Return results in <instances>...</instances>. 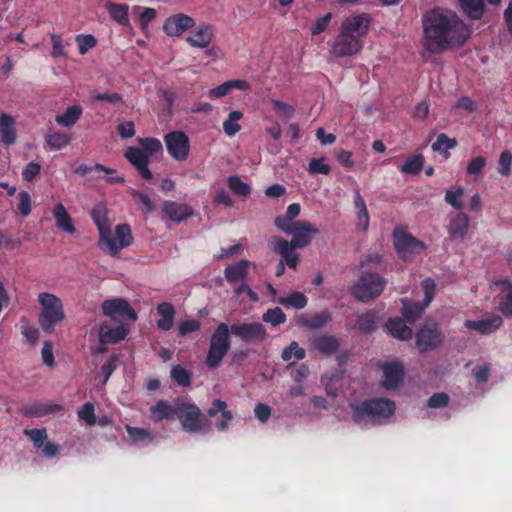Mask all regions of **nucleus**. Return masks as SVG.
I'll use <instances>...</instances> for the list:
<instances>
[{
    "label": "nucleus",
    "instance_id": "nucleus-1",
    "mask_svg": "<svg viewBox=\"0 0 512 512\" xmlns=\"http://www.w3.org/2000/svg\"><path fill=\"white\" fill-rule=\"evenodd\" d=\"M424 34L426 48L438 53L461 47L471 33L456 13L437 9L426 16Z\"/></svg>",
    "mask_w": 512,
    "mask_h": 512
},
{
    "label": "nucleus",
    "instance_id": "nucleus-2",
    "mask_svg": "<svg viewBox=\"0 0 512 512\" xmlns=\"http://www.w3.org/2000/svg\"><path fill=\"white\" fill-rule=\"evenodd\" d=\"M40 306L38 324L45 333H52L65 319L62 300L50 292H40L37 296Z\"/></svg>",
    "mask_w": 512,
    "mask_h": 512
},
{
    "label": "nucleus",
    "instance_id": "nucleus-3",
    "mask_svg": "<svg viewBox=\"0 0 512 512\" xmlns=\"http://www.w3.org/2000/svg\"><path fill=\"white\" fill-rule=\"evenodd\" d=\"M395 412V403L389 399L376 398L363 401L352 406V419L360 425L368 421L381 420L391 417Z\"/></svg>",
    "mask_w": 512,
    "mask_h": 512
},
{
    "label": "nucleus",
    "instance_id": "nucleus-4",
    "mask_svg": "<svg viewBox=\"0 0 512 512\" xmlns=\"http://www.w3.org/2000/svg\"><path fill=\"white\" fill-rule=\"evenodd\" d=\"M231 346L230 329L227 324L221 323L213 332L206 357V364L210 368L217 367Z\"/></svg>",
    "mask_w": 512,
    "mask_h": 512
},
{
    "label": "nucleus",
    "instance_id": "nucleus-5",
    "mask_svg": "<svg viewBox=\"0 0 512 512\" xmlns=\"http://www.w3.org/2000/svg\"><path fill=\"white\" fill-rule=\"evenodd\" d=\"M443 342V333L435 322H425L415 334V344L421 354L440 348Z\"/></svg>",
    "mask_w": 512,
    "mask_h": 512
},
{
    "label": "nucleus",
    "instance_id": "nucleus-6",
    "mask_svg": "<svg viewBox=\"0 0 512 512\" xmlns=\"http://www.w3.org/2000/svg\"><path fill=\"white\" fill-rule=\"evenodd\" d=\"M422 290L424 292V300L422 304L410 303L408 299H402L401 315L408 322L416 321L430 305L435 294V283L431 278L422 281Z\"/></svg>",
    "mask_w": 512,
    "mask_h": 512
},
{
    "label": "nucleus",
    "instance_id": "nucleus-7",
    "mask_svg": "<svg viewBox=\"0 0 512 512\" xmlns=\"http://www.w3.org/2000/svg\"><path fill=\"white\" fill-rule=\"evenodd\" d=\"M393 242L398 256L403 260H410L426 249L424 242L418 240L402 228L394 230Z\"/></svg>",
    "mask_w": 512,
    "mask_h": 512
},
{
    "label": "nucleus",
    "instance_id": "nucleus-8",
    "mask_svg": "<svg viewBox=\"0 0 512 512\" xmlns=\"http://www.w3.org/2000/svg\"><path fill=\"white\" fill-rule=\"evenodd\" d=\"M385 280L376 274L362 275L352 288V294L360 301L366 302L378 297L384 290Z\"/></svg>",
    "mask_w": 512,
    "mask_h": 512
},
{
    "label": "nucleus",
    "instance_id": "nucleus-9",
    "mask_svg": "<svg viewBox=\"0 0 512 512\" xmlns=\"http://www.w3.org/2000/svg\"><path fill=\"white\" fill-rule=\"evenodd\" d=\"M184 430L196 433L202 431L205 424L202 420L201 410L194 404L185 400H177V414Z\"/></svg>",
    "mask_w": 512,
    "mask_h": 512
},
{
    "label": "nucleus",
    "instance_id": "nucleus-10",
    "mask_svg": "<svg viewBox=\"0 0 512 512\" xmlns=\"http://www.w3.org/2000/svg\"><path fill=\"white\" fill-rule=\"evenodd\" d=\"M281 231L292 237L289 244L296 248L308 246L320 230L308 221H297L292 226H282Z\"/></svg>",
    "mask_w": 512,
    "mask_h": 512
},
{
    "label": "nucleus",
    "instance_id": "nucleus-11",
    "mask_svg": "<svg viewBox=\"0 0 512 512\" xmlns=\"http://www.w3.org/2000/svg\"><path fill=\"white\" fill-rule=\"evenodd\" d=\"M168 154L176 161H186L190 154V139L183 131H172L164 136Z\"/></svg>",
    "mask_w": 512,
    "mask_h": 512
},
{
    "label": "nucleus",
    "instance_id": "nucleus-12",
    "mask_svg": "<svg viewBox=\"0 0 512 512\" xmlns=\"http://www.w3.org/2000/svg\"><path fill=\"white\" fill-rule=\"evenodd\" d=\"M102 312L110 319L109 321L121 323L125 320H130L131 322L137 320V315L133 308L122 298L104 301L102 303Z\"/></svg>",
    "mask_w": 512,
    "mask_h": 512
},
{
    "label": "nucleus",
    "instance_id": "nucleus-13",
    "mask_svg": "<svg viewBox=\"0 0 512 512\" xmlns=\"http://www.w3.org/2000/svg\"><path fill=\"white\" fill-rule=\"evenodd\" d=\"M108 238L110 242L114 243L116 249L111 251L107 248V246L103 243V238H99V247L102 251L108 253L109 255L116 257L119 252L132 244L133 236L131 233V229L127 224H121L116 226L114 233L111 230L108 231Z\"/></svg>",
    "mask_w": 512,
    "mask_h": 512
},
{
    "label": "nucleus",
    "instance_id": "nucleus-14",
    "mask_svg": "<svg viewBox=\"0 0 512 512\" xmlns=\"http://www.w3.org/2000/svg\"><path fill=\"white\" fill-rule=\"evenodd\" d=\"M362 48V40L340 32L331 46L330 55L334 58L351 57L358 54Z\"/></svg>",
    "mask_w": 512,
    "mask_h": 512
},
{
    "label": "nucleus",
    "instance_id": "nucleus-15",
    "mask_svg": "<svg viewBox=\"0 0 512 512\" xmlns=\"http://www.w3.org/2000/svg\"><path fill=\"white\" fill-rule=\"evenodd\" d=\"M129 327L124 322L105 321L99 325L98 338L101 344H115L124 340Z\"/></svg>",
    "mask_w": 512,
    "mask_h": 512
},
{
    "label": "nucleus",
    "instance_id": "nucleus-16",
    "mask_svg": "<svg viewBox=\"0 0 512 512\" xmlns=\"http://www.w3.org/2000/svg\"><path fill=\"white\" fill-rule=\"evenodd\" d=\"M369 25L370 17L367 14H352L342 21L340 32L362 40L369 30Z\"/></svg>",
    "mask_w": 512,
    "mask_h": 512
},
{
    "label": "nucleus",
    "instance_id": "nucleus-17",
    "mask_svg": "<svg viewBox=\"0 0 512 512\" xmlns=\"http://www.w3.org/2000/svg\"><path fill=\"white\" fill-rule=\"evenodd\" d=\"M195 20L184 13H177L169 16L164 24L163 30L169 37H179L187 30L195 26Z\"/></svg>",
    "mask_w": 512,
    "mask_h": 512
},
{
    "label": "nucleus",
    "instance_id": "nucleus-18",
    "mask_svg": "<svg viewBox=\"0 0 512 512\" xmlns=\"http://www.w3.org/2000/svg\"><path fill=\"white\" fill-rule=\"evenodd\" d=\"M108 211L105 205L97 204L92 210V219L98 228L100 238H103V243L111 251L116 249L114 243L110 242L108 238V231L111 230V222L108 219Z\"/></svg>",
    "mask_w": 512,
    "mask_h": 512
},
{
    "label": "nucleus",
    "instance_id": "nucleus-19",
    "mask_svg": "<svg viewBox=\"0 0 512 512\" xmlns=\"http://www.w3.org/2000/svg\"><path fill=\"white\" fill-rule=\"evenodd\" d=\"M124 157L137 169L144 179H152L153 175L148 167L150 158L147 153L138 147L130 146L125 150Z\"/></svg>",
    "mask_w": 512,
    "mask_h": 512
},
{
    "label": "nucleus",
    "instance_id": "nucleus-20",
    "mask_svg": "<svg viewBox=\"0 0 512 512\" xmlns=\"http://www.w3.org/2000/svg\"><path fill=\"white\" fill-rule=\"evenodd\" d=\"M503 325V319L498 314H488L478 320H466L465 328L477 331L480 334L488 335L498 330Z\"/></svg>",
    "mask_w": 512,
    "mask_h": 512
},
{
    "label": "nucleus",
    "instance_id": "nucleus-21",
    "mask_svg": "<svg viewBox=\"0 0 512 512\" xmlns=\"http://www.w3.org/2000/svg\"><path fill=\"white\" fill-rule=\"evenodd\" d=\"M230 331L246 342L263 341L266 338V330L260 323L235 324Z\"/></svg>",
    "mask_w": 512,
    "mask_h": 512
},
{
    "label": "nucleus",
    "instance_id": "nucleus-22",
    "mask_svg": "<svg viewBox=\"0 0 512 512\" xmlns=\"http://www.w3.org/2000/svg\"><path fill=\"white\" fill-rule=\"evenodd\" d=\"M269 243L273 250L281 255V260L284 261L285 265L292 269H296L300 261L299 254L293 251L294 249H297L296 247L292 246L289 244V241L281 237H273Z\"/></svg>",
    "mask_w": 512,
    "mask_h": 512
},
{
    "label": "nucleus",
    "instance_id": "nucleus-23",
    "mask_svg": "<svg viewBox=\"0 0 512 512\" xmlns=\"http://www.w3.org/2000/svg\"><path fill=\"white\" fill-rule=\"evenodd\" d=\"M214 37V29L211 25L203 24L189 32L186 42L194 48H207Z\"/></svg>",
    "mask_w": 512,
    "mask_h": 512
},
{
    "label": "nucleus",
    "instance_id": "nucleus-24",
    "mask_svg": "<svg viewBox=\"0 0 512 512\" xmlns=\"http://www.w3.org/2000/svg\"><path fill=\"white\" fill-rule=\"evenodd\" d=\"M382 371V385L386 389H395L403 380L404 367L401 363H385L382 365Z\"/></svg>",
    "mask_w": 512,
    "mask_h": 512
},
{
    "label": "nucleus",
    "instance_id": "nucleus-25",
    "mask_svg": "<svg viewBox=\"0 0 512 512\" xmlns=\"http://www.w3.org/2000/svg\"><path fill=\"white\" fill-rule=\"evenodd\" d=\"M164 214L173 222H182L193 215V209L184 203L166 201L162 208Z\"/></svg>",
    "mask_w": 512,
    "mask_h": 512
},
{
    "label": "nucleus",
    "instance_id": "nucleus-26",
    "mask_svg": "<svg viewBox=\"0 0 512 512\" xmlns=\"http://www.w3.org/2000/svg\"><path fill=\"white\" fill-rule=\"evenodd\" d=\"M470 224L469 216L464 212L453 215L448 225V233L454 239L463 240L468 232Z\"/></svg>",
    "mask_w": 512,
    "mask_h": 512
},
{
    "label": "nucleus",
    "instance_id": "nucleus-27",
    "mask_svg": "<svg viewBox=\"0 0 512 512\" xmlns=\"http://www.w3.org/2000/svg\"><path fill=\"white\" fill-rule=\"evenodd\" d=\"M492 284L501 287L502 297L498 309L505 316L512 317V283L507 279L493 280Z\"/></svg>",
    "mask_w": 512,
    "mask_h": 512
},
{
    "label": "nucleus",
    "instance_id": "nucleus-28",
    "mask_svg": "<svg viewBox=\"0 0 512 512\" xmlns=\"http://www.w3.org/2000/svg\"><path fill=\"white\" fill-rule=\"evenodd\" d=\"M309 345L312 351L322 354H332L338 347V340L331 335H317L309 340Z\"/></svg>",
    "mask_w": 512,
    "mask_h": 512
},
{
    "label": "nucleus",
    "instance_id": "nucleus-29",
    "mask_svg": "<svg viewBox=\"0 0 512 512\" xmlns=\"http://www.w3.org/2000/svg\"><path fill=\"white\" fill-rule=\"evenodd\" d=\"M250 88H251V85L245 80H241V79L229 80V81H226V82L208 90L207 95L210 98L218 99V98L225 97L233 89L249 90Z\"/></svg>",
    "mask_w": 512,
    "mask_h": 512
},
{
    "label": "nucleus",
    "instance_id": "nucleus-30",
    "mask_svg": "<svg viewBox=\"0 0 512 512\" xmlns=\"http://www.w3.org/2000/svg\"><path fill=\"white\" fill-rule=\"evenodd\" d=\"M207 413L209 417H215L218 413H221V420L216 422V427L220 431H225L233 418L231 411L227 410V403L220 399L213 401Z\"/></svg>",
    "mask_w": 512,
    "mask_h": 512
},
{
    "label": "nucleus",
    "instance_id": "nucleus-31",
    "mask_svg": "<svg viewBox=\"0 0 512 512\" xmlns=\"http://www.w3.org/2000/svg\"><path fill=\"white\" fill-rule=\"evenodd\" d=\"M157 314L159 320L157 321V328L161 331H168L174 325V318L176 311L171 303L162 302L157 306Z\"/></svg>",
    "mask_w": 512,
    "mask_h": 512
},
{
    "label": "nucleus",
    "instance_id": "nucleus-32",
    "mask_svg": "<svg viewBox=\"0 0 512 512\" xmlns=\"http://www.w3.org/2000/svg\"><path fill=\"white\" fill-rule=\"evenodd\" d=\"M150 412L151 418L156 422L164 419L173 420L177 414V401L171 405L167 401L161 400L150 407Z\"/></svg>",
    "mask_w": 512,
    "mask_h": 512
},
{
    "label": "nucleus",
    "instance_id": "nucleus-33",
    "mask_svg": "<svg viewBox=\"0 0 512 512\" xmlns=\"http://www.w3.org/2000/svg\"><path fill=\"white\" fill-rule=\"evenodd\" d=\"M52 213L59 229L67 232L68 234L75 233L76 229L74 227L73 220L61 202H57L54 205Z\"/></svg>",
    "mask_w": 512,
    "mask_h": 512
},
{
    "label": "nucleus",
    "instance_id": "nucleus-34",
    "mask_svg": "<svg viewBox=\"0 0 512 512\" xmlns=\"http://www.w3.org/2000/svg\"><path fill=\"white\" fill-rule=\"evenodd\" d=\"M353 203L356 209V219H357V227L361 231H367L369 227V214L366 203L359 193V191H355L353 195Z\"/></svg>",
    "mask_w": 512,
    "mask_h": 512
},
{
    "label": "nucleus",
    "instance_id": "nucleus-35",
    "mask_svg": "<svg viewBox=\"0 0 512 512\" xmlns=\"http://www.w3.org/2000/svg\"><path fill=\"white\" fill-rule=\"evenodd\" d=\"M386 329L392 337L402 341L411 339L413 335L412 329L399 318H390Z\"/></svg>",
    "mask_w": 512,
    "mask_h": 512
},
{
    "label": "nucleus",
    "instance_id": "nucleus-36",
    "mask_svg": "<svg viewBox=\"0 0 512 512\" xmlns=\"http://www.w3.org/2000/svg\"><path fill=\"white\" fill-rule=\"evenodd\" d=\"M83 113L82 107L79 105L68 106L64 113L55 117V121L59 126L65 128L73 127L80 119Z\"/></svg>",
    "mask_w": 512,
    "mask_h": 512
},
{
    "label": "nucleus",
    "instance_id": "nucleus-37",
    "mask_svg": "<svg viewBox=\"0 0 512 512\" xmlns=\"http://www.w3.org/2000/svg\"><path fill=\"white\" fill-rule=\"evenodd\" d=\"M253 265L248 260H241L234 265H230L224 271L225 278L230 283L243 280L247 276L248 268Z\"/></svg>",
    "mask_w": 512,
    "mask_h": 512
},
{
    "label": "nucleus",
    "instance_id": "nucleus-38",
    "mask_svg": "<svg viewBox=\"0 0 512 512\" xmlns=\"http://www.w3.org/2000/svg\"><path fill=\"white\" fill-rule=\"evenodd\" d=\"M14 125L15 121L10 115L6 113H2L0 115L1 140L7 145H11L16 141V131Z\"/></svg>",
    "mask_w": 512,
    "mask_h": 512
},
{
    "label": "nucleus",
    "instance_id": "nucleus-39",
    "mask_svg": "<svg viewBox=\"0 0 512 512\" xmlns=\"http://www.w3.org/2000/svg\"><path fill=\"white\" fill-rule=\"evenodd\" d=\"M105 9L109 12L111 18L121 25L128 24V6L124 4L113 3L110 0H101Z\"/></svg>",
    "mask_w": 512,
    "mask_h": 512
},
{
    "label": "nucleus",
    "instance_id": "nucleus-40",
    "mask_svg": "<svg viewBox=\"0 0 512 512\" xmlns=\"http://www.w3.org/2000/svg\"><path fill=\"white\" fill-rule=\"evenodd\" d=\"M330 321V315L327 312H321L315 315H302L298 319V323L310 329H318L324 327Z\"/></svg>",
    "mask_w": 512,
    "mask_h": 512
},
{
    "label": "nucleus",
    "instance_id": "nucleus-41",
    "mask_svg": "<svg viewBox=\"0 0 512 512\" xmlns=\"http://www.w3.org/2000/svg\"><path fill=\"white\" fill-rule=\"evenodd\" d=\"M243 116V113L238 110L231 111L228 114L223 122V131L228 137L235 136L241 130L240 121Z\"/></svg>",
    "mask_w": 512,
    "mask_h": 512
},
{
    "label": "nucleus",
    "instance_id": "nucleus-42",
    "mask_svg": "<svg viewBox=\"0 0 512 512\" xmlns=\"http://www.w3.org/2000/svg\"><path fill=\"white\" fill-rule=\"evenodd\" d=\"M268 102L273 112L282 119L289 120L295 114L294 106L289 103L274 97H269Z\"/></svg>",
    "mask_w": 512,
    "mask_h": 512
},
{
    "label": "nucleus",
    "instance_id": "nucleus-43",
    "mask_svg": "<svg viewBox=\"0 0 512 512\" xmlns=\"http://www.w3.org/2000/svg\"><path fill=\"white\" fill-rule=\"evenodd\" d=\"M301 207L297 203L290 204L287 207L285 215L278 216L275 218V226L281 230L282 226H292L295 224V219L299 216Z\"/></svg>",
    "mask_w": 512,
    "mask_h": 512
},
{
    "label": "nucleus",
    "instance_id": "nucleus-44",
    "mask_svg": "<svg viewBox=\"0 0 512 512\" xmlns=\"http://www.w3.org/2000/svg\"><path fill=\"white\" fill-rule=\"evenodd\" d=\"M305 356V350L296 341H292L281 353V358L284 361L292 363L304 359Z\"/></svg>",
    "mask_w": 512,
    "mask_h": 512
},
{
    "label": "nucleus",
    "instance_id": "nucleus-45",
    "mask_svg": "<svg viewBox=\"0 0 512 512\" xmlns=\"http://www.w3.org/2000/svg\"><path fill=\"white\" fill-rule=\"evenodd\" d=\"M277 302L284 306H291L295 309H303L307 305V297L302 292H292L285 297H281Z\"/></svg>",
    "mask_w": 512,
    "mask_h": 512
},
{
    "label": "nucleus",
    "instance_id": "nucleus-46",
    "mask_svg": "<svg viewBox=\"0 0 512 512\" xmlns=\"http://www.w3.org/2000/svg\"><path fill=\"white\" fill-rule=\"evenodd\" d=\"M464 12L472 19H479L483 15V0H459Z\"/></svg>",
    "mask_w": 512,
    "mask_h": 512
},
{
    "label": "nucleus",
    "instance_id": "nucleus-47",
    "mask_svg": "<svg viewBox=\"0 0 512 512\" xmlns=\"http://www.w3.org/2000/svg\"><path fill=\"white\" fill-rule=\"evenodd\" d=\"M457 146V141L454 138H449L446 134H439L436 141L432 144V149L435 152L443 153L447 158L449 156L448 150Z\"/></svg>",
    "mask_w": 512,
    "mask_h": 512
},
{
    "label": "nucleus",
    "instance_id": "nucleus-48",
    "mask_svg": "<svg viewBox=\"0 0 512 512\" xmlns=\"http://www.w3.org/2000/svg\"><path fill=\"white\" fill-rule=\"evenodd\" d=\"M424 163V158L422 155L417 154L414 156H411L405 160V162L401 165L400 171L403 174H418Z\"/></svg>",
    "mask_w": 512,
    "mask_h": 512
},
{
    "label": "nucleus",
    "instance_id": "nucleus-49",
    "mask_svg": "<svg viewBox=\"0 0 512 512\" xmlns=\"http://www.w3.org/2000/svg\"><path fill=\"white\" fill-rule=\"evenodd\" d=\"M140 149L149 155V158L158 152H162L163 146L159 139L153 137L138 138Z\"/></svg>",
    "mask_w": 512,
    "mask_h": 512
},
{
    "label": "nucleus",
    "instance_id": "nucleus-50",
    "mask_svg": "<svg viewBox=\"0 0 512 512\" xmlns=\"http://www.w3.org/2000/svg\"><path fill=\"white\" fill-rule=\"evenodd\" d=\"M46 142L51 149L60 150L70 144L71 138L67 134L53 132L46 136Z\"/></svg>",
    "mask_w": 512,
    "mask_h": 512
},
{
    "label": "nucleus",
    "instance_id": "nucleus-51",
    "mask_svg": "<svg viewBox=\"0 0 512 512\" xmlns=\"http://www.w3.org/2000/svg\"><path fill=\"white\" fill-rule=\"evenodd\" d=\"M465 194L463 187H457L455 189H448L445 193V201L453 208L460 210L463 208L462 198Z\"/></svg>",
    "mask_w": 512,
    "mask_h": 512
},
{
    "label": "nucleus",
    "instance_id": "nucleus-52",
    "mask_svg": "<svg viewBox=\"0 0 512 512\" xmlns=\"http://www.w3.org/2000/svg\"><path fill=\"white\" fill-rule=\"evenodd\" d=\"M75 41L81 55L86 54L97 45L96 38L91 34H79L75 37Z\"/></svg>",
    "mask_w": 512,
    "mask_h": 512
},
{
    "label": "nucleus",
    "instance_id": "nucleus-53",
    "mask_svg": "<svg viewBox=\"0 0 512 512\" xmlns=\"http://www.w3.org/2000/svg\"><path fill=\"white\" fill-rule=\"evenodd\" d=\"M51 44H52V52L51 56L53 58L66 57V46L64 39L61 35L52 33L50 35Z\"/></svg>",
    "mask_w": 512,
    "mask_h": 512
},
{
    "label": "nucleus",
    "instance_id": "nucleus-54",
    "mask_svg": "<svg viewBox=\"0 0 512 512\" xmlns=\"http://www.w3.org/2000/svg\"><path fill=\"white\" fill-rule=\"evenodd\" d=\"M228 186L235 194L239 196L246 197L251 192L250 186L237 176H231L228 178Z\"/></svg>",
    "mask_w": 512,
    "mask_h": 512
},
{
    "label": "nucleus",
    "instance_id": "nucleus-55",
    "mask_svg": "<svg viewBox=\"0 0 512 512\" xmlns=\"http://www.w3.org/2000/svg\"><path fill=\"white\" fill-rule=\"evenodd\" d=\"M377 317L373 312H367L358 317L356 326L360 331L370 332L375 328Z\"/></svg>",
    "mask_w": 512,
    "mask_h": 512
},
{
    "label": "nucleus",
    "instance_id": "nucleus-56",
    "mask_svg": "<svg viewBox=\"0 0 512 512\" xmlns=\"http://www.w3.org/2000/svg\"><path fill=\"white\" fill-rule=\"evenodd\" d=\"M17 210L23 217L30 215L32 211V200L31 196L27 191H21L18 193Z\"/></svg>",
    "mask_w": 512,
    "mask_h": 512
},
{
    "label": "nucleus",
    "instance_id": "nucleus-57",
    "mask_svg": "<svg viewBox=\"0 0 512 512\" xmlns=\"http://www.w3.org/2000/svg\"><path fill=\"white\" fill-rule=\"evenodd\" d=\"M118 357L113 355L110 356L107 362L101 367V371L98 375L102 385H105L117 367Z\"/></svg>",
    "mask_w": 512,
    "mask_h": 512
},
{
    "label": "nucleus",
    "instance_id": "nucleus-58",
    "mask_svg": "<svg viewBox=\"0 0 512 512\" xmlns=\"http://www.w3.org/2000/svg\"><path fill=\"white\" fill-rule=\"evenodd\" d=\"M262 319L266 323H270L273 326L283 324L286 321V315L280 308H273L266 311Z\"/></svg>",
    "mask_w": 512,
    "mask_h": 512
},
{
    "label": "nucleus",
    "instance_id": "nucleus-59",
    "mask_svg": "<svg viewBox=\"0 0 512 512\" xmlns=\"http://www.w3.org/2000/svg\"><path fill=\"white\" fill-rule=\"evenodd\" d=\"M78 417L87 425L92 426L96 423V415L94 412V404L86 402L77 412Z\"/></svg>",
    "mask_w": 512,
    "mask_h": 512
},
{
    "label": "nucleus",
    "instance_id": "nucleus-60",
    "mask_svg": "<svg viewBox=\"0 0 512 512\" xmlns=\"http://www.w3.org/2000/svg\"><path fill=\"white\" fill-rule=\"evenodd\" d=\"M125 429L129 435V437L135 442H150L152 440V437L150 433L143 429L138 427H132L130 425H126Z\"/></svg>",
    "mask_w": 512,
    "mask_h": 512
},
{
    "label": "nucleus",
    "instance_id": "nucleus-61",
    "mask_svg": "<svg viewBox=\"0 0 512 512\" xmlns=\"http://www.w3.org/2000/svg\"><path fill=\"white\" fill-rule=\"evenodd\" d=\"M330 166L325 162L323 157L313 158L308 164V171L311 174L328 175L330 173Z\"/></svg>",
    "mask_w": 512,
    "mask_h": 512
},
{
    "label": "nucleus",
    "instance_id": "nucleus-62",
    "mask_svg": "<svg viewBox=\"0 0 512 512\" xmlns=\"http://www.w3.org/2000/svg\"><path fill=\"white\" fill-rule=\"evenodd\" d=\"M171 377L181 386H187L191 382L190 374L184 367L180 365L174 366L171 369Z\"/></svg>",
    "mask_w": 512,
    "mask_h": 512
},
{
    "label": "nucleus",
    "instance_id": "nucleus-63",
    "mask_svg": "<svg viewBox=\"0 0 512 512\" xmlns=\"http://www.w3.org/2000/svg\"><path fill=\"white\" fill-rule=\"evenodd\" d=\"M201 324L196 319H184L180 321L178 326L179 336H186L187 334L196 332L200 329Z\"/></svg>",
    "mask_w": 512,
    "mask_h": 512
},
{
    "label": "nucleus",
    "instance_id": "nucleus-64",
    "mask_svg": "<svg viewBox=\"0 0 512 512\" xmlns=\"http://www.w3.org/2000/svg\"><path fill=\"white\" fill-rule=\"evenodd\" d=\"M25 434L30 438L33 445L37 448L42 447L45 440L47 439V432L45 429L26 430Z\"/></svg>",
    "mask_w": 512,
    "mask_h": 512
}]
</instances>
